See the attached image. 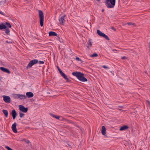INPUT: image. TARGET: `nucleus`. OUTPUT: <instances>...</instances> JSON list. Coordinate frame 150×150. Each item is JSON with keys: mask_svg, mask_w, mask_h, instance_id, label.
Returning <instances> with one entry per match:
<instances>
[{"mask_svg": "<svg viewBox=\"0 0 150 150\" xmlns=\"http://www.w3.org/2000/svg\"><path fill=\"white\" fill-rule=\"evenodd\" d=\"M72 75L76 76L79 81H81L86 82L87 81V79L83 76V74L80 72H73L72 73Z\"/></svg>", "mask_w": 150, "mask_h": 150, "instance_id": "1", "label": "nucleus"}, {"mask_svg": "<svg viewBox=\"0 0 150 150\" xmlns=\"http://www.w3.org/2000/svg\"><path fill=\"white\" fill-rule=\"evenodd\" d=\"M105 5L108 8H113L115 4V0H106Z\"/></svg>", "mask_w": 150, "mask_h": 150, "instance_id": "2", "label": "nucleus"}, {"mask_svg": "<svg viewBox=\"0 0 150 150\" xmlns=\"http://www.w3.org/2000/svg\"><path fill=\"white\" fill-rule=\"evenodd\" d=\"M39 16L40 19V25L41 27L43 25L44 22V15L42 11L41 10H39Z\"/></svg>", "mask_w": 150, "mask_h": 150, "instance_id": "3", "label": "nucleus"}, {"mask_svg": "<svg viewBox=\"0 0 150 150\" xmlns=\"http://www.w3.org/2000/svg\"><path fill=\"white\" fill-rule=\"evenodd\" d=\"M38 62V60L34 59L30 61L26 67V68L28 69L31 67L33 65L36 64Z\"/></svg>", "mask_w": 150, "mask_h": 150, "instance_id": "4", "label": "nucleus"}, {"mask_svg": "<svg viewBox=\"0 0 150 150\" xmlns=\"http://www.w3.org/2000/svg\"><path fill=\"white\" fill-rule=\"evenodd\" d=\"M97 33L100 36L103 37L107 40H109L110 39L105 34L101 32L99 30H97Z\"/></svg>", "mask_w": 150, "mask_h": 150, "instance_id": "5", "label": "nucleus"}, {"mask_svg": "<svg viewBox=\"0 0 150 150\" xmlns=\"http://www.w3.org/2000/svg\"><path fill=\"white\" fill-rule=\"evenodd\" d=\"M66 17V15H64L61 16L59 19V21L60 22V24L62 25H64V23L65 22V18Z\"/></svg>", "mask_w": 150, "mask_h": 150, "instance_id": "6", "label": "nucleus"}, {"mask_svg": "<svg viewBox=\"0 0 150 150\" xmlns=\"http://www.w3.org/2000/svg\"><path fill=\"white\" fill-rule=\"evenodd\" d=\"M19 110L23 112H26L28 111V108L25 107L23 105H19Z\"/></svg>", "mask_w": 150, "mask_h": 150, "instance_id": "7", "label": "nucleus"}, {"mask_svg": "<svg viewBox=\"0 0 150 150\" xmlns=\"http://www.w3.org/2000/svg\"><path fill=\"white\" fill-rule=\"evenodd\" d=\"M3 100L6 103H10L11 102L10 98L7 96H3Z\"/></svg>", "mask_w": 150, "mask_h": 150, "instance_id": "8", "label": "nucleus"}, {"mask_svg": "<svg viewBox=\"0 0 150 150\" xmlns=\"http://www.w3.org/2000/svg\"><path fill=\"white\" fill-rule=\"evenodd\" d=\"M17 124L16 122L14 123L12 125L11 128L14 132L16 133H17V131L16 128Z\"/></svg>", "mask_w": 150, "mask_h": 150, "instance_id": "9", "label": "nucleus"}, {"mask_svg": "<svg viewBox=\"0 0 150 150\" xmlns=\"http://www.w3.org/2000/svg\"><path fill=\"white\" fill-rule=\"evenodd\" d=\"M11 114L13 117V119L14 120L16 118L17 114L15 110H13L11 111Z\"/></svg>", "mask_w": 150, "mask_h": 150, "instance_id": "10", "label": "nucleus"}, {"mask_svg": "<svg viewBox=\"0 0 150 150\" xmlns=\"http://www.w3.org/2000/svg\"><path fill=\"white\" fill-rule=\"evenodd\" d=\"M61 75L67 82H70L71 81V80L67 78V76L64 73H63Z\"/></svg>", "mask_w": 150, "mask_h": 150, "instance_id": "11", "label": "nucleus"}, {"mask_svg": "<svg viewBox=\"0 0 150 150\" xmlns=\"http://www.w3.org/2000/svg\"><path fill=\"white\" fill-rule=\"evenodd\" d=\"M0 69L2 71L10 74V73L9 70L3 67H0Z\"/></svg>", "mask_w": 150, "mask_h": 150, "instance_id": "12", "label": "nucleus"}, {"mask_svg": "<svg viewBox=\"0 0 150 150\" xmlns=\"http://www.w3.org/2000/svg\"><path fill=\"white\" fill-rule=\"evenodd\" d=\"M26 95L28 98H30L33 96L34 94L32 92H28L26 93Z\"/></svg>", "mask_w": 150, "mask_h": 150, "instance_id": "13", "label": "nucleus"}, {"mask_svg": "<svg viewBox=\"0 0 150 150\" xmlns=\"http://www.w3.org/2000/svg\"><path fill=\"white\" fill-rule=\"evenodd\" d=\"M106 131V129L105 127L103 126L102 127L101 132L102 134L105 136H106L105 135Z\"/></svg>", "mask_w": 150, "mask_h": 150, "instance_id": "14", "label": "nucleus"}, {"mask_svg": "<svg viewBox=\"0 0 150 150\" xmlns=\"http://www.w3.org/2000/svg\"><path fill=\"white\" fill-rule=\"evenodd\" d=\"M129 128V127L126 125H124L123 126H122L120 129V130L122 131L123 130H126L127 129Z\"/></svg>", "mask_w": 150, "mask_h": 150, "instance_id": "15", "label": "nucleus"}, {"mask_svg": "<svg viewBox=\"0 0 150 150\" xmlns=\"http://www.w3.org/2000/svg\"><path fill=\"white\" fill-rule=\"evenodd\" d=\"M58 35L57 34L54 32L50 31L49 32V36H57Z\"/></svg>", "mask_w": 150, "mask_h": 150, "instance_id": "16", "label": "nucleus"}, {"mask_svg": "<svg viewBox=\"0 0 150 150\" xmlns=\"http://www.w3.org/2000/svg\"><path fill=\"white\" fill-rule=\"evenodd\" d=\"M18 97V98H20V99H25L26 98L25 95L20 94H19Z\"/></svg>", "mask_w": 150, "mask_h": 150, "instance_id": "17", "label": "nucleus"}, {"mask_svg": "<svg viewBox=\"0 0 150 150\" xmlns=\"http://www.w3.org/2000/svg\"><path fill=\"white\" fill-rule=\"evenodd\" d=\"M6 28V26L3 24H0V30L5 29Z\"/></svg>", "mask_w": 150, "mask_h": 150, "instance_id": "18", "label": "nucleus"}, {"mask_svg": "<svg viewBox=\"0 0 150 150\" xmlns=\"http://www.w3.org/2000/svg\"><path fill=\"white\" fill-rule=\"evenodd\" d=\"M6 3V0L0 1V6L3 7L5 5Z\"/></svg>", "mask_w": 150, "mask_h": 150, "instance_id": "19", "label": "nucleus"}, {"mask_svg": "<svg viewBox=\"0 0 150 150\" xmlns=\"http://www.w3.org/2000/svg\"><path fill=\"white\" fill-rule=\"evenodd\" d=\"M2 112L4 114L5 116L6 117H7L8 115V113L7 110H2Z\"/></svg>", "mask_w": 150, "mask_h": 150, "instance_id": "20", "label": "nucleus"}, {"mask_svg": "<svg viewBox=\"0 0 150 150\" xmlns=\"http://www.w3.org/2000/svg\"><path fill=\"white\" fill-rule=\"evenodd\" d=\"M88 46H87V47L88 48H89L91 46L92 44L91 42V39H89L88 40Z\"/></svg>", "mask_w": 150, "mask_h": 150, "instance_id": "21", "label": "nucleus"}, {"mask_svg": "<svg viewBox=\"0 0 150 150\" xmlns=\"http://www.w3.org/2000/svg\"><path fill=\"white\" fill-rule=\"evenodd\" d=\"M5 29V32L6 34L8 35H9L10 30L8 28H6Z\"/></svg>", "mask_w": 150, "mask_h": 150, "instance_id": "22", "label": "nucleus"}, {"mask_svg": "<svg viewBox=\"0 0 150 150\" xmlns=\"http://www.w3.org/2000/svg\"><path fill=\"white\" fill-rule=\"evenodd\" d=\"M67 122L68 123H71V124H74L75 126L77 127H79L75 123V122H74L72 121H71V120H69L68 121V122Z\"/></svg>", "mask_w": 150, "mask_h": 150, "instance_id": "23", "label": "nucleus"}, {"mask_svg": "<svg viewBox=\"0 0 150 150\" xmlns=\"http://www.w3.org/2000/svg\"><path fill=\"white\" fill-rule=\"evenodd\" d=\"M5 25L6 26V28H7V27H9L10 28H11V25L8 22H6Z\"/></svg>", "mask_w": 150, "mask_h": 150, "instance_id": "24", "label": "nucleus"}, {"mask_svg": "<svg viewBox=\"0 0 150 150\" xmlns=\"http://www.w3.org/2000/svg\"><path fill=\"white\" fill-rule=\"evenodd\" d=\"M90 56L92 57H96L98 56V55L96 53H94L92 54H91Z\"/></svg>", "mask_w": 150, "mask_h": 150, "instance_id": "25", "label": "nucleus"}, {"mask_svg": "<svg viewBox=\"0 0 150 150\" xmlns=\"http://www.w3.org/2000/svg\"><path fill=\"white\" fill-rule=\"evenodd\" d=\"M19 94H14L13 95L14 98H15L18 99V95Z\"/></svg>", "mask_w": 150, "mask_h": 150, "instance_id": "26", "label": "nucleus"}, {"mask_svg": "<svg viewBox=\"0 0 150 150\" xmlns=\"http://www.w3.org/2000/svg\"><path fill=\"white\" fill-rule=\"evenodd\" d=\"M19 114L20 117L21 118H22L25 115L24 114H23V113H22L21 112H19Z\"/></svg>", "mask_w": 150, "mask_h": 150, "instance_id": "27", "label": "nucleus"}, {"mask_svg": "<svg viewBox=\"0 0 150 150\" xmlns=\"http://www.w3.org/2000/svg\"><path fill=\"white\" fill-rule=\"evenodd\" d=\"M127 24L129 25H134V26H135V25L134 23H132L131 22H128L127 23Z\"/></svg>", "mask_w": 150, "mask_h": 150, "instance_id": "28", "label": "nucleus"}, {"mask_svg": "<svg viewBox=\"0 0 150 150\" xmlns=\"http://www.w3.org/2000/svg\"><path fill=\"white\" fill-rule=\"evenodd\" d=\"M58 67V71H59V72L60 74L61 75L62 74H63V72L58 67Z\"/></svg>", "mask_w": 150, "mask_h": 150, "instance_id": "29", "label": "nucleus"}, {"mask_svg": "<svg viewBox=\"0 0 150 150\" xmlns=\"http://www.w3.org/2000/svg\"><path fill=\"white\" fill-rule=\"evenodd\" d=\"M22 141L25 142L27 144H28L30 143V141L28 140H26L25 139H23L22 140Z\"/></svg>", "mask_w": 150, "mask_h": 150, "instance_id": "30", "label": "nucleus"}, {"mask_svg": "<svg viewBox=\"0 0 150 150\" xmlns=\"http://www.w3.org/2000/svg\"><path fill=\"white\" fill-rule=\"evenodd\" d=\"M5 148L6 149L8 150H13L12 149H11V148L9 147L8 146H5Z\"/></svg>", "mask_w": 150, "mask_h": 150, "instance_id": "31", "label": "nucleus"}, {"mask_svg": "<svg viewBox=\"0 0 150 150\" xmlns=\"http://www.w3.org/2000/svg\"><path fill=\"white\" fill-rule=\"evenodd\" d=\"M61 120L62 121L64 122H67L68 120L64 118H63V120Z\"/></svg>", "mask_w": 150, "mask_h": 150, "instance_id": "32", "label": "nucleus"}, {"mask_svg": "<svg viewBox=\"0 0 150 150\" xmlns=\"http://www.w3.org/2000/svg\"><path fill=\"white\" fill-rule=\"evenodd\" d=\"M76 59L77 61H81V62H82V60H81V59H80V58H79V57H76Z\"/></svg>", "mask_w": 150, "mask_h": 150, "instance_id": "33", "label": "nucleus"}, {"mask_svg": "<svg viewBox=\"0 0 150 150\" xmlns=\"http://www.w3.org/2000/svg\"><path fill=\"white\" fill-rule=\"evenodd\" d=\"M147 104L149 105V106L150 107V102L149 100H146Z\"/></svg>", "mask_w": 150, "mask_h": 150, "instance_id": "34", "label": "nucleus"}, {"mask_svg": "<svg viewBox=\"0 0 150 150\" xmlns=\"http://www.w3.org/2000/svg\"><path fill=\"white\" fill-rule=\"evenodd\" d=\"M40 64H44V62L43 61H40L38 62Z\"/></svg>", "mask_w": 150, "mask_h": 150, "instance_id": "35", "label": "nucleus"}, {"mask_svg": "<svg viewBox=\"0 0 150 150\" xmlns=\"http://www.w3.org/2000/svg\"><path fill=\"white\" fill-rule=\"evenodd\" d=\"M127 58L125 56L121 57V59H126Z\"/></svg>", "mask_w": 150, "mask_h": 150, "instance_id": "36", "label": "nucleus"}, {"mask_svg": "<svg viewBox=\"0 0 150 150\" xmlns=\"http://www.w3.org/2000/svg\"><path fill=\"white\" fill-rule=\"evenodd\" d=\"M50 115L52 116V117H54V118H55V117L56 116V115H54V114H51L50 113Z\"/></svg>", "mask_w": 150, "mask_h": 150, "instance_id": "37", "label": "nucleus"}, {"mask_svg": "<svg viewBox=\"0 0 150 150\" xmlns=\"http://www.w3.org/2000/svg\"><path fill=\"white\" fill-rule=\"evenodd\" d=\"M60 117V116H59L56 115L55 118H56L57 119H59V118Z\"/></svg>", "mask_w": 150, "mask_h": 150, "instance_id": "38", "label": "nucleus"}, {"mask_svg": "<svg viewBox=\"0 0 150 150\" xmlns=\"http://www.w3.org/2000/svg\"><path fill=\"white\" fill-rule=\"evenodd\" d=\"M103 67L105 69H109V68L105 65H103Z\"/></svg>", "mask_w": 150, "mask_h": 150, "instance_id": "39", "label": "nucleus"}, {"mask_svg": "<svg viewBox=\"0 0 150 150\" xmlns=\"http://www.w3.org/2000/svg\"><path fill=\"white\" fill-rule=\"evenodd\" d=\"M6 42L7 43H11L12 42V41H7Z\"/></svg>", "mask_w": 150, "mask_h": 150, "instance_id": "40", "label": "nucleus"}, {"mask_svg": "<svg viewBox=\"0 0 150 150\" xmlns=\"http://www.w3.org/2000/svg\"><path fill=\"white\" fill-rule=\"evenodd\" d=\"M111 28L112 30H114V31H115L116 30L115 29V28H114V27H111Z\"/></svg>", "mask_w": 150, "mask_h": 150, "instance_id": "41", "label": "nucleus"}, {"mask_svg": "<svg viewBox=\"0 0 150 150\" xmlns=\"http://www.w3.org/2000/svg\"><path fill=\"white\" fill-rule=\"evenodd\" d=\"M0 14L4 15L5 14H3L1 11H0Z\"/></svg>", "mask_w": 150, "mask_h": 150, "instance_id": "42", "label": "nucleus"}, {"mask_svg": "<svg viewBox=\"0 0 150 150\" xmlns=\"http://www.w3.org/2000/svg\"><path fill=\"white\" fill-rule=\"evenodd\" d=\"M112 51L113 52H114V51H117V50H115V49H113V50H112Z\"/></svg>", "mask_w": 150, "mask_h": 150, "instance_id": "43", "label": "nucleus"}, {"mask_svg": "<svg viewBox=\"0 0 150 150\" xmlns=\"http://www.w3.org/2000/svg\"><path fill=\"white\" fill-rule=\"evenodd\" d=\"M61 118H62L61 119H60V120H63V118H64L63 117H61Z\"/></svg>", "mask_w": 150, "mask_h": 150, "instance_id": "44", "label": "nucleus"}, {"mask_svg": "<svg viewBox=\"0 0 150 150\" xmlns=\"http://www.w3.org/2000/svg\"><path fill=\"white\" fill-rule=\"evenodd\" d=\"M149 47L150 48V42H149Z\"/></svg>", "mask_w": 150, "mask_h": 150, "instance_id": "45", "label": "nucleus"}, {"mask_svg": "<svg viewBox=\"0 0 150 150\" xmlns=\"http://www.w3.org/2000/svg\"><path fill=\"white\" fill-rule=\"evenodd\" d=\"M102 12H103L104 11V10H103L102 11Z\"/></svg>", "mask_w": 150, "mask_h": 150, "instance_id": "46", "label": "nucleus"}]
</instances>
